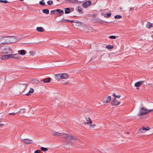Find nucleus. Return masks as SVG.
<instances>
[{"mask_svg": "<svg viewBox=\"0 0 153 153\" xmlns=\"http://www.w3.org/2000/svg\"><path fill=\"white\" fill-rule=\"evenodd\" d=\"M1 39L4 40V44L13 43L17 41V39L13 36H3L1 37Z\"/></svg>", "mask_w": 153, "mask_h": 153, "instance_id": "f257e3e1", "label": "nucleus"}, {"mask_svg": "<svg viewBox=\"0 0 153 153\" xmlns=\"http://www.w3.org/2000/svg\"><path fill=\"white\" fill-rule=\"evenodd\" d=\"M153 111V109H148L145 107L142 108L139 111L138 115L141 116L151 112Z\"/></svg>", "mask_w": 153, "mask_h": 153, "instance_id": "f03ea898", "label": "nucleus"}, {"mask_svg": "<svg viewBox=\"0 0 153 153\" xmlns=\"http://www.w3.org/2000/svg\"><path fill=\"white\" fill-rule=\"evenodd\" d=\"M1 53L3 54H10L13 53L12 50L9 47L7 46L4 48L3 51L1 52Z\"/></svg>", "mask_w": 153, "mask_h": 153, "instance_id": "7ed1b4c3", "label": "nucleus"}, {"mask_svg": "<svg viewBox=\"0 0 153 153\" xmlns=\"http://www.w3.org/2000/svg\"><path fill=\"white\" fill-rule=\"evenodd\" d=\"M63 137L66 140L69 141H71L74 139L73 137L67 134H65L63 136Z\"/></svg>", "mask_w": 153, "mask_h": 153, "instance_id": "20e7f679", "label": "nucleus"}, {"mask_svg": "<svg viewBox=\"0 0 153 153\" xmlns=\"http://www.w3.org/2000/svg\"><path fill=\"white\" fill-rule=\"evenodd\" d=\"M120 104V102H118L116 98H114L112 99L111 102V104L112 105L117 106Z\"/></svg>", "mask_w": 153, "mask_h": 153, "instance_id": "39448f33", "label": "nucleus"}, {"mask_svg": "<svg viewBox=\"0 0 153 153\" xmlns=\"http://www.w3.org/2000/svg\"><path fill=\"white\" fill-rule=\"evenodd\" d=\"M111 100V97L110 96H108L103 99V102L105 103H108Z\"/></svg>", "mask_w": 153, "mask_h": 153, "instance_id": "423d86ee", "label": "nucleus"}, {"mask_svg": "<svg viewBox=\"0 0 153 153\" xmlns=\"http://www.w3.org/2000/svg\"><path fill=\"white\" fill-rule=\"evenodd\" d=\"M91 1H88L83 3L82 5V6L83 7L86 8L90 6L91 5Z\"/></svg>", "mask_w": 153, "mask_h": 153, "instance_id": "0eeeda50", "label": "nucleus"}, {"mask_svg": "<svg viewBox=\"0 0 153 153\" xmlns=\"http://www.w3.org/2000/svg\"><path fill=\"white\" fill-rule=\"evenodd\" d=\"M27 84H20L19 85L20 91H23L27 86Z\"/></svg>", "mask_w": 153, "mask_h": 153, "instance_id": "6e6552de", "label": "nucleus"}, {"mask_svg": "<svg viewBox=\"0 0 153 153\" xmlns=\"http://www.w3.org/2000/svg\"><path fill=\"white\" fill-rule=\"evenodd\" d=\"M66 2H70L72 4H79L81 3V2L77 0H65Z\"/></svg>", "mask_w": 153, "mask_h": 153, "instance_id": "1a4fd4ad", "label": "nucleus"}, {"mask_svg": "<svg viewBox=\"0 0 153 153\" xmlns=\"http://www.w3.org/2000/svg\"><path fill=\"white\" fill-rule=\"evenodd\" d=\"M149 129V127H147L146 128H145L144 127H143L142 128L139 129L138 131V133H141L143 132V131L144 130L147 131Z\"/></svg>", "mask_w": 153, "mask_h": 153, "instance_id": "9d476101", "label": "nucleus"}, {"mask_svg": "<svg viewBox=\"0 0 153 153\" xmlns=\"http://www.w3.org/2000/svg\"><path fill=\"white\" fill-rule=\"evenodd\" d=\"M22 141L24 143L27 144H30L32 143V140H31L27 139H23Z\"/></svg>", "mask_w": 153, "mask_h": 153, "instance_id": "9b49d317", "label": "nucleus"}, {"mask_svg": "<svg viewBox=\"0 0 153 153\" xmlns=\"http://www.w3.org/2000/svg\"><path fill=\"white\" fill-rule=\"evenodd\" d=\"M8 58H10V54H8L7 55H4L2 56L1 58L2 60H4Z\"/></svg>", "mask_w": 153, "mask_h": 153, "instance_id": "f8f14e48", "label": "nucleus"}, {"mask_svg": "<svg viewBox=\"0 0 153 153\" xmlns=\"http://www.w3.org/2000/svg\"><path fill=\"white\" fill-rule=\"evenodd\" d=\"M143 81H140L135 83L134 85L135 87H138L142 85Z\"/></svg>", "mask_w": 153, "mask_h": 153, "instance_id": "ddd939ff", "label": "nucleus"}, {"mask_svg": "<svg viewBox=\"0 0 153 153\" xmlns=\"http://www.w3.org/2000/svg\"><path fill=\"white\" fill-rule=\"evenodd\" d=\"M52 134L53 135L56 137L62 135V133L55 131H53L52 132Z\"/></svg>", "mask_w": 153, "mask_h": 153, "instance_id": "4468645a", "label": "nucleus"}, {"mask_svg": "<svg viewBox=\"0 0 153 153\" xmlns=\"http://www.w3.org/2000/svg\"><path fill=\"white\" fill-rule=\"evenodd\" d=\"M55 79L57 80H59L62 79L61 74H58L55 75Z\"/></svg>", "mask_w": 153, "mask_h": 153, "instance_id": "2eb2a0df", "label": "nucleus"}, {"mask_svg": "<svg viewBox=\"0 0 153 153\" xmlns=\"http://www.w3.org/2000/svg\"><path fill=\"white\" fill-rule=\"evenodd\" d=\"M85 119L86 121H88V122L85 123V124H91L92 123V122L89 117H86Z\"/></svg>", "mask_w": 153, "mask_h": 153, "instance_id": "dca6fc26", "label": "nucleus"}, {"mask_svg": "<svg viewBox=\"0 0 153 153\" xmlns=\"http://www.w3.org/2000/svg\"><path fill=\"white\" fill-rule=\"evenodd\" d=\"M36 30L40 32H43L44 31V28L42 27H38L36 28Z\"/></svg>", "mask_w": 153, "mask_h": 153, "instance_id": "f3484780", "label": "nucleus"}, {"mask_svg": "<svg viewBox=\"0 0 153 153\" xmlns=\"http://www.w3.org/2000/svg\"><path fill=\"white\" fill-rule=\"evenodd\" d=\"M146 27L148 28L153 27V23H151L149 22H148L146 25Z\"/></svg>", "mask_w": 153, "mask_h": 153, "instance_id": "a211bd4d", "label": "nucleus"}, {"mask_svg": "<svg viewBox=\"0 0 153 153\" xmlns=\"http://www.w3.org/2000/svg\"><path fill=\"white\" fill-rule=\"evenodd\" d=\"M51 79L50 78L45 79H43L44 83H48L50 82Z\"/></svg>", "mask_w": 153, "mask_h": 153, "instance_id": "6ab92c4d", "label": "nucleus"}, {"mask_svg": "<svg viewBox=\"0 0 153 153\" xmlns=\"http://www.w3.org/2000/svg\"><path fill=\"white\" fill-rule=\"evenodd\" d=\"M62 79H65L68 77V74L66 73L61 74Z\"/></svg>", "mask_w": 153, "mask_h": 153, "instance_id": "aec40b11", "label": "nucleus"}, {"mask_svg": "<svg viewBox=\"0 0 153 153\" xmlns=\"http://www.w3.org/2000/svg\"><path fill=\"white\" fill-rule=\"evenodd\" d=\"M10 54V58H14L15 59H17L18 58V55L17 54Z\"/></svg>", "mask_w": 153, "mask_h": 153, "instance_id": "412c9836", "label": "nucleus"}, {"mask_svg": "<svg viewBox=\"0 0 153 153\" xmlns=\"http://www.w3.org/2000/svg\"><path fill=\"white\" fill-rule=\"evenodd\" d=\"M56 13H61V15H62L64 13L63 10L59 9L56 10Z\"/></svg>", "mask_w": 153, "mask_h": 153, "instance_id": "4be33fe9", "label": "nucleus"}, {"mask_svg": "<svg viewBox=\"0 0 153 153\" xmlns=\"http://www.w3.org/2000/svg\"><path fill=\"white\" fill-rule=\"evenodd\" d=\"M69 8H67L65 9V14H68L71 13Z\"/></svg>", "mask_w": 153, "mask_h": 153, "instance_id": "5701e85b", "label": "nucleus"}, {"mask_svg": "<svg viewBox=\"0 0 153 153\" xmlns=\"http://www.w3.org/2000/svg\"><path fill=\"white\" fill-rule=\"evenodd\" d=\"M34 92V90L33 88H31L29 91L26 94V95H30V93H32Z\"/></svg>", "mask_w": 153, "mask_h": 153, "instance_id": "b1692460", "label": "nucleus"}, {"mask_svg": "<svg viewBox=\"0 0 153 153\" xmlns=\"http://www.w3.org/2000/svg\"><path fill=\"white\" fill-rule=\"evenodd\" d=\"M42 12L46 14H48L49 13V10L47 9H44L42 11Z\"/></svg>", "mask_w": 153, "mask_h": 153, "instance_id": "393cba45", "label": "nucleus"}, {"mask_svg": "<svg viewBox=\"0 0 153 153\" xmlns=\"http://www.w3.org/2000/svg\"><path fill=\"white\" fill-rule=\"evenodd\" d=\"M25 51L23 50H20L19 51L20 54L22 56H23L25 54Z\"/></svg>", "mask_w": 153, "mask_h": 153, "instance_id": "a878e982", "label": "nucleus"}, {"mask_svg": "<svg viewBox=\"0 0 153 153\" xmlns=\"http://www.w3.org/2000/svg\"><path fill=\"white\" fill-rule=\"evenodd\" d=\"M106 48L107 49H108L109 50L112 49L113 48V46L111 45H107L106 46Z\"/></svg>", "mask_w": 153, "mask_h": 153, "instance_id": "bb28decb", "label": "nucleus"}, {"mask_svg": "<svg viewBox=\"0 0 153 153\" xmlns=\"http://www.w3.org/2000/svg\"><path fill=\"white\" fill-rule=\"evenodd\" d=\"M77 10L80 13H82L83 9L80 7L78 6V7Z\"/></svg>", "mask_w": 153, "mask_h": 153, "instance_id": "cd10ccee", "label": "nucleus"}, {"mask_svg": "<svg viewBox=\"0 0 153 153\" xmlns=\"http://www.w3.org/2000/svg\"><path fill=\"white\" fill-rule=\"evenodd\" d=\"M95 126V125L92 124V125H90V129L91 130H93Z\"/></svg>", "mask_w": 153, "mask_h": 153, "instance_id": "c85d7f7f", "label": "nucleus"}, {"mask_svg": "<svg viewBox=\"0 0 153 153\" xmlns=\"http://www.w3.org/2000/svg\"><path fill=\"white\" fill-rule=\"evenodd\" d=\"M41 149L44 152L47 151L48 150V149L47 148H44L43 147H41Z\"/></svg>", "mask_w": 153, "mask_h": 153, "instance_id": "c756f323", "label": "nucleus"}, {"mask_svg": "<svg viewBox=\"0 0 153 153\" xmlns=\"http://www.w3.org/2000/svg\"><path fill=\"white\" fill-rule=\"evenodd\" d=\"M43 1L44 0H42V1H40L39 2V4L41 5L44 6L45 4V3L44 1Z\"/></svg>", "mask_w": 153, "mask_h": 153, "instance_id": "7c9ffc66", "label": "nucleus"}, {"mask_svg": "<svg viewBox=\"0 0 153 153\" xmlns=\"http://www.w3.org/2000/svg\"><path fill=\"white\" fill-rule=\"evenodd\" d=\"M57 13L56 12V10H52L51 11V14H56Z\"/></svg>", "mask_w": 153, "mask_h": 153, "instance_id": "2f4dec72", "label": "nucleus"}, {"mask_svg": "<svg viewBox=\"0 0 153 153\" xmlns=\"http://www.w3.org/2000/svg\"><path fill=\"white\" fill-rule=\"evenodd\" d=\"M47 4L49 5H51L53 4V2L51 0H49L47 1Z\"/></svg>", "mask_w": 153, "mask_h": 153, "instance_id": "473e14b6", "label": "nucleus"}, {"mask_svg": "<svg viewBox=\"0 0 153 153\" xmlns=\"http://www.w3.org/2000/svg\"><path fill=\"white\" fill-rule=\"evenodd\" d=\"M122 17L121 16L119 15H116V16H115L114 17V18L116 19H120V18H121Z\"/></svg>", "mask_w": 153, "mask_h": 153, "instance_id": "72a5a7b5", "label": "nucleus"}, {"mask_svg": "<svg viewBox=\"0 0 153 153\" xmlns=\"http://www.w3.org/2000/svg\"><path fill=\"white\" fill-rule=\"evenodd\" d=\"M8 1L7 0H0V3H3L6 4L8 3Z\"/></svg>", "mask_w": 153, "mask_h": 153, "instance_id": "f704fd0d", "label": "nucleus"}, {"mask_svg": "<svg viewBox=\"0 0 153 153\" xmlns=\"http://www.w3.org/2000/svg\"><path fill=\"white\" fill-rule=\"evenodd\" d=\"M111 13H107L106 14V16H104L106 18H108L110 17L111 16Z\"/></svg>", "mask_w": 153, "mask_h": 153, "instance_id": "c9c22d12", "label": "nucleus"}, {"mask_svg": "<svg viewBox=\"0 0 153 153\" xmlns=\"http://www.w3.org/2000/svg\"><path fill=\"white\" fill-rule=\"evenodd\" d=\"M109 38L111 39H114L116 38V36H109Z\"/></svg>", "mask_w": 153, "mask_h": 153, "instance_id": "e433bc0d", "label": "nucleus"}, {"mask_svg": "<svg viewBox=\"0 0 153 153\" xmlns=\"http://www.w3.org/2000/svg\"><path fill=\"white\" fill-rule=\"evenodd\" d=\"M113 96L116 97H118V98H120V95H116L115 93H114L113 94Z\"/></svg>", "mask_w": 153, "mask_h": 153, "instance_id": "4c0bfd02", "label": "nucleus"}, {"mask_svg": "<svg viewBox=\"0 0 153 153\" xmlns=\"http://www.w3.org/2000/svg\"><path fill=\"white\" fill-rule=\"evenodd\" d=\"M4 43H2L1 44H0V49L4 45Z\"/></svg>", "mask_w": 153, "mask_h": 153, "instance_id": "58836bf2", "label": "nucleus"}, {"mask_svg": "<svg viewBox=\"0 0 153 153\" xmlns=\"http://www.w3.org/2000/svg\"><path fill=\"white\" fill-rule=\"evenodd\" d=\"M70 12L73 11L74 10V8L73 7H70L69 8Z\"/></svg>", "mask_w": 153, "mask_h": 153, "instance_id": "ea45409f", "label": "nucleus"}, {"mask_svg": "<svg viewBox=\"0 0 153 153\" xmlns=\"http://www.w3.org/2000/svg\"><path fill=\"white\" fill-rule=\"evenodd\" d=\"M40 152V151L39 150H37L34 153H39Z\"/></svg>", "mask_w": 153, "mask_h": 153, "instance_id": "a19ab883", "label": "nucleus"}, {"mask_svg": "<svg viewBox=\"0 0 153 153\" xmlns=\"http://www.w3.org/2000/svg\"><path fill=\"white\" fill-rule=\"evenodd\" d=\"M9 115H15V113H10L9 114Z\"/></svg>", "mask_w": 153, "mask_h": 153, "instance_id": "79ce46f5", "label": "nucleus"}, {"mask_svg": "<svg viewBox=\"0 0 153 153\" xmlns=\"http://www.w3.org/2000/svg\"><path fill=\"white\" fill-rule=\"evenodd\" d=\"M31 53V55H33V56L34 55V52H30V53Z\"/></svg>", "mask_w": 153, "mask_h": 153, "instance_id": "37998d69", "label": "nucleus"}, {"mask_svg": "<svg viewBox=\"0 0 153 153\" xmlns=\"http://www.w3.org/2000/svg\"><path fill=\"white\" fill-rule=\"evenodd\" d=\"M24 109H21L20 110V112H24Z\"/></svg>", "mask_w": 153, "mask_h": 153, "instance_id": "c03bdc74", "label": "nucleus"}, {"mask_svg": "<svg viewBox=\"0 0 153 153\" xmlns=\"http://www.w3.org/2000/svg\"><path fill=\"white\" fill-rule=\"evenodd\" d=\"M68 82H65V83H64V85H67V84H68Z\"/></svg>", "mask_w": 153, "mask_h": 153, "instance_id": "a18cd8bd", "label": "nucleus"}, {"mask_svg": "<svg viewBox=\"0 0 153 153\" xmlns=\"http://www.w3.org/2000/svg\"><path fill=\"white\" fill-rule=\"evenodd\" d=\"M4 125L3 124H0V126H2Z\"/></svg>", "mask_w": 153, "mask_h": 153, "instance_id": "49530a36", "label": "nucleus"}, {"mask_svg": "<svg viewBox=\"0 0 153 153\" xmlns=\"http://www.w3.org/2000/svg\"><path fill=\"white\" fill-rule=\"evenodd\" d=\"M127 133V134H129V132H127V133Z\"/></svg>", "mask_w": 153, "mask_h": 153, "instance_id": "de8ad7c7", "label": "nucleus"}, {"mask_svg": "<svg viewBox=\"0 0 153 153\" xmlns=\"http://www.w3.org/2000/svg\"><path fill=\"white\" fill-rule=\"evenodd\" d=\"M19 0L20 1H24V0Z\"/></svg>", "mask_w": 153, "mask_h": 153, "instance_id": "09e8293b", "label": "nucleus"}, {"mask_svg": "<svg viewBox=\"0 0 153 153\" xmlns=\"http://www.w3.org/2000/svg\"><path fill=\"white\" fill-rule=\"evenodd\" d=\"M69 21V20H66V21Z\"/></svg>", "mask_w": 153, "mask_h": 153, "instance_id": "8fccbe9b", "label": "nucleus"}, {"mask_svg": "<svg viewBox=\"0 0 153 153\" xmlns=\"http://www.w3.org/2000/svg\"><path fill=\"white\" fill-rule=\"evenodd\" d=\"M149 85H151V84H149Z\"/></svg>", "mask_w": 153, "mask_h": 153, "instance_id": "3c124183", "label": "nucleus"}, {"mask_svg": "<svg viewBox=\"0 0 153 153\" xmlns=\"http://www.w3.org/2000/svg\"><path fill=\"white\" fill-rule=\"evenodd\" d=\"M139 89V88H137V89Z\"/></svg>", "mask_w": 153, "mask_h": 153, "instance_id": "603ef678", "label": "nucleus"}, {"mask_svg": "<svg viewBox=\"0 0 153 153\" xmlns=\"http://www.w3.org/2000/svg\"><path fill=\"white\" fill-rule=\"evenodd\" d=\"M58 0H57V1H58Z\"/></svg>", "mask_w": 153, "mask_h": 153, "instance_id": "864d4df0", "label": "nucleus"}]
</instances>
